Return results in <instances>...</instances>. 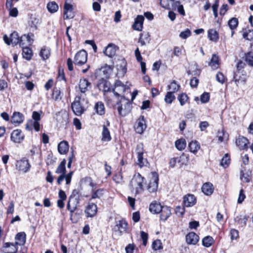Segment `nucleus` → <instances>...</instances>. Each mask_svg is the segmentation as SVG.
I'll use <instances>...</instances> for the list:
<instances>
[{
  "instance_id": "f257e3e1",
  "label": "nucleus",
  "mask_w": 253,
  "mask_h": 253,
  "mask_svg": "<svg viewBox=\"0 0 253 253\" xmlns=\"http://www.w3.org/2000/svg\"><path fill=\"white\" fill-rule=\"evenodd\" d=\"M117 100V102L114 103L111 99L107 98V103L110 106L117 109L120 116L125 117L130 113L131 110V104L129 100L124 96H121V98Z\"/></svg>"
},
{
  "instance_id": "f03ea898",
  "label": "nucleus",
  "mask_w": 253,
  "mask_h": 253,
  "mask_svg": "<svg viewBox=\"0 0 253 253\" xmlns=\"http://www.w3.org/2000/svg\"><path fill=\"white\" fill-rule=\"evenodd\" d=\"M80 201V198L78 192L75 190L74 191L69 198L67 209L70 212V219L74 223L78 221V218H75L77 213H74V211L77 209Z\"/></svg>"
},
{
  "instance_id": "7ed1b4c3",
  "label": "nucleus",
  "mask_w": 253,
  "mask_h": 253,
  "mask_svg": "<svg viewBox=\"0 0 253 253\" xmlns=\"http://www.w3.org/2000/svg\"><path fill=\"white\" fill-rule=\"evenodd\" d=\"M66 161L65 159H63L59 166L57 167L55 173L57 174H59L60 175L58 177L57 179V182L58 184L60 185L63 180L65 179L66 180V184L67 185L70 184L72 175L73 174V171H70L68 174H66Z\"/></svg>"
},
{
  "instance_id": "20e7f679",
  "label": "nucleus",
  "mask_w": 253,
  "mask_h": 253,
  "mask_svg": "<svg viewBox=\"0 0 253 253\" xmlns=\"http://www.w3.org/2000/svg\"><path fill=\"white\" fill-rule=\"evenodd\" d=\"M144 177L139 173L134 175L130 182V189L132 192L138 194L143 191Z\"/></svg>"
},
{
  "instance_id": "39448f33",
  "label": "nucleus",
  "mask_w": 253,
  "mask_h": 253,
  "mask_svg": "<svg viewBox=\"0 0 253 253\" xmlns=\"http://www.w3.org/2000/svg\"><path fill=\"white\" fill-rule=\"evenodd\" d=\"M87 100L81 96L76 97L74 101L72 103L71 107L74 114L77 116L81 115L85 111L84 103L86 104Z\"/></svg>"
},
{
  "instance_id": "423d86ee",
  "label": "nucleus",
  "mask_w": 253,
  "mask_h": 253,
  "mask_svg": "<svg viewBox=\"0 0 253 253\" xmlns=\"http://www.w3.org/2000/svg\"><path fill=\"white\" fill-rule=\"evenodd\" d=\"M127 227V223L125 220H120L116 221V225L113 228V234L118 236L126 232Z\"/></svg>"
},
{
  "instance_id": "0eeeda50",
  "label": "nucleus",
  "mask_w": 253,
  "mask_h": 253,
  "mask_svg": "<svg viewBox=\"0 0 253 253\" xmlns=\"http://www.w3.org/2000/svg\"><path fill=\"white\" fill-rule=\"evenodd\" d=\"M127 87L122 82L117 80L114 84V87L112 89V91L114 96L119 99L121 98V94H123L126 89Z\"/></svg>"
},
{
  "instance_id": "6e6552de",
  "label": "nucleus",
  "mask_w": 253,
  "mask_h": 253,
  "mask_svg": "<svg viewBox=\"0 0 253 253\" xmlns=\"http://www.w3.org/2000/svg\"><path fill=\"white\" fill-rule=\"evenodd\" d=\"M158 181L159 176L158 174L156 172H152L147 187V189L150 192H155L157 190Z\"/></svg>"
},
{
  "instance_id": "1a4fd4ad",
  "label": "nucleus",
  "mask_w": 253,
  "mask_h": 253,
  "mask_svg": "<svg viewBox=\"0 0 253 253\" xmlns=\"http://www.w3.org/2000/svg\"><path fill=\"white\" fill-rule=\"evenodd\" d=\"M87 53L84 50H81L77 53L74 57V64L82 65L87 61Z\"/></svg>"
},
{
  "instance_id": "9d476101",
  "label": "nucleus",
  "mask_w": 253,
  "mask_h": 253,
  "mask_svg": "<svg viewBox=\"0 0 253 253\" xmlns=\"http://www.w3.org/2000/svg\"><path fill=\"white\" fill-rule=\"evenodd\" d=\"M3 40L7 45H12L15 46L19 42V37L17 32H14L11 34L10 37H8L6 35L3 36Z\"/></svg>"
},
{
  "instance_id": "9b49d317",
  "label": "nucleus",
  "mask_w": 253,
  "mask_h": 253,
  "mask_svg": "<svg viewBox=\"0 0 253 253\" xmlns=\"http://www.w3.org/2000/svg\"><path fill=\"white\" fill-rule=\"evenodd\" d=\"M34 35L32 33L28 34V35H23L21 37L19 40V44L21 47H29L31 45L33 42Z\"/></svg>"
},
{
  "instance_id": "f8f14e48",
  "label": "nucleus",
  "mask_w": 253,
  "mask_h": 253,
  "mask_svg": "<svg viewBox=\"0 0 253 253\" xmlns=\"http://www.w3.org/2000/svg\"><path fill=\"white\" fill-rule=\"evenodd\" d=\"M79 87L81 92L80 96L82 95V97H84L85 92L91 88V83L85 79H81L79 82Z\"/></svg>"
},
{
  "instance_id": "ddd939ff",
  "label": "nucleus",
  "mask_w": 253,
  "mask_h": 253,
  "mask_svg": "<svg viewBox=\"0 0 253 253\" xmlns=\"http://www.w3.org/2000/svg\"><path fill=\"white\" fill-rule=\"evenodd\" d=\"M234 80L237 86L243 85L246 82L247 75L243 71H237L234 73Z\"/></svg>"
},
{
  "instance_id": "4468645a",
  "label": "nucleus",
  "mask_w": 253,
  "mask_h": 253,
  "mask_svg": "<svg viewBox=\"0 0 253 253\" xmlns=\"http://www.w3.org/2000/svg\"><path fill=\"white\" fill-rule=\"evenodd\" d=\"M10 138L13 142L19 143L23 140L24 135L20 129H15L12 132Z\"/></svg>"
},
{
  "instance_id": "2eb2a0df",
  "label": "nucleus",
  "mask_w": 253,
  "mask_h": 253,
  "mask_svg": "<svg viewBox=\"0 0 253 253\" xmlns=\"http://www.w3.org/2000/svg\"><path fill=\"white\" fill-rule=\"evenodd\" d=\"M17 246L15 243H5L2 247L4 253H17Z\"/></svg>"
},
{
  "instance_id": "dca6fc26",
  "label": "nucleus",
  "mask_w": 253,
  "mask_h": 253,
  "mask_svg": "<svg viewBox=\"0 0 253 253\" xmlns=\"http://www.w3.org/2000/svg\"><path fill=\"white\" fill-rule=\"evenodd\" d=\"M17 169L24 173L27 172L30 169V165L27 160H21L17 162Z\"/></svg>"
},
{
  "instance_id": "f3484780",
  "label": "nucleus",
  "mask_w": 253,
  "mask_h": 253,
  "mask_svg": "<svg viewBox=\"0 0 253 253\" xmlns=\"http://www.w3.org/2000/svg\"><path fill=\"white\" fill-rule=\"evenodd\" d=\"M146 128V125L143 116H141L137 121L135 129L137 133L141 134Z\"/></svg>"
},
{
  "instance_id": "a211bd4d",
  "label": "nucleus",
  "mask_w": 253,
  "mask_h": 253,
  "mask_svg": "<svg viewBox=\"0 0 253 253\" xmlns=\"http://www.w3.org/2000/svg\"><path fill=\"white\" fill-rule=\"evenodd\" d=\"M97 211V206L94 204L90 203L86 207L85 213L87 217H92L96 215Z\"/></svg>"
},
{
  "instance_id": "6ab92c4d",
  "label": "nucleus",
  "mask_w": 253,
  "mask_h": 253,
  "mask_svg": "<svg viewBox=\"0 0 253 253\" xmlns=\"http://www.w3.org/2000/svg\"><path fill=\"white\" fill-rule=\"evenodd\" d=\"M196 199L193 195L188 194L183 198V204L186 207H192L195 205Z\"/></svg>"
},
{
  "instance_id": "aec40b11",
  "label": "nucleus",
  "mask_w": 253,
  "mask_h": 253,
  "mask_svg": "<svg viewBox=\"0 0 253 253\" xmlns=\"http://www.w3.org/2000/svg\"><path fill=\"white\" fill-rule=\"evenodd\" d=\"M144 20V17L142 15H138L132 25L133 29L138 31H142Z\"/></svg>"
},
{
  "instance_id": "412c9836",
  "label": "nucleus",
  "mask_w": 253,
  "mask_h": 253,
  "mask_svg": "<svg viewBox=\"0 0 253 253\" xmlns=\"http://www.w3.org/2000/svg\"><path fill=\"white\" fill-rule=\"evenodd\" d=\"M199 236L194 232H190L186 236V241L188 244L195 245L199 241Z\"/></svg>"
},
{
  "instance_id": "4be33fe9",
  "label": "nucleus",
  "mask_w": 253,
  "mask_h": 253,
  "mask_svg": "<svg viewBox=\"0 0 253 253\" xmlns=\"http://www.w3.org/2000/svg\"><path fill=\"white\" fill-rule=\"evenodd\" d=\"M117 46L113 43H109L104 51V54L109 57H112L116 54Z\"/></svg>"
},
{
  "instance_id": "5701e85b",
  "label": "nucleus",
  "mask_w": 253,
  "mask_h": 253,
  "mask_svg": "<svg viewBox=\"0 0 253 253\" xmlns=\"http://www.w3.org/2000/svg\"><path fill=\"white\" fill-rule=\"evenodd\" d=\"M236 144L240 149L244 150L248 148L249 140L245 137L239 136L236 140Z\"/></svg>"
},
{
  "instance_id": "b1692460",
  "label": "nucleus",
  "mask_w": 253,
  "mask_h": 253,
  "mask_svg": "<svg viewBox=\"0 0 253 253\" xmlns=\"http://www.w3.org/2000/svg\"><path fill=\"white\" fill-rule=\"evenodd\" d=\"M26 235L24 232L17 233L15 237V244L17 246H23L25 244Z\"/></svg>"
},
{
  "instance_id": "393cba45",
  "label": "nucleus",
  "mask_w": 253,
  "mask_h": 253,
  "mask_svg": "<svg viewBox=\"0 0 253 253\" xmlns=\"http://www.w3.org/2000/svg\"><path fill=\"white\" fill-rule=\"evenodd\" d=\"M160 4L165 9H173L177 3H175L174 0H160Z\"/></svg>"
},
{
  "instance_id": "a878e982",
  "label": "nucleus",
  "mask_w": 253,
  "mask_h": 253,
  "mask_svg": "<svg viewBox=\"0 0 253 253\" xmlns=\"http://www.w3.org/2000/svg\"><path fill=\"white\" fill-rule=\"evenodd\" d=\"M214 188L210 182L204 183L202 187V192L206 195H211L213 192Z\"/></svg>"
},
{
  "instance_id": "bb28decb",
  "label": "nucleus",
  "mask_w": 253,
  "mask_h": 253,
  "mask_svg": "<svg viewBox=\"0 0 253 253\" xmlns=\"http://www.w3.org/2000/svg\"><path fill=\"white\" fill-rule=\"evenodd\" d=\"M163 207L156 201L153 202L149 206V211L154 214L159 213L162 210Z\"/></svg>"
},
{
  "instance_id": "cd10ccee",
  "label": "nucleus",
  "mask_w": 253,
  "mask_h": 253,
  "mask_svg": "<svg viewBox=\"0 0 253 253\" xmlns=\"http://www.w3.org/2000/svg\"><path fill=\"white\" fill-rule=\"evenodd\" d=\"M24 116L20 112H14L11 119V122L13 124H19L23 122Z\"/></svg>"
},
{
  "instance_id": "c85d7f7f",
  "label": "nucleus",
  "mask_w": 253,
  "mask_h": 253,
  "mask_svg": "<svg viewBox=\"0 0 253 253\" xmlns=\"http://www.w3.org/2000/svg\"><path fill=\"white\" fill-rule=\"evenodd\" d=\"M209 65L213 69H217L219 66V57L214 54L212 55L211 58L209 63Z\"/></svg>"
},
{
  "instance_id": "c756f323",
  "label": "nucleus",
  "mask_w": 253,
  "mask_h": 253,
  "mask_svg": "<svg viewBox=\"0 0 253 253\" xmlns=\"http://www.w3.org/2000/svg\"><path fill=\"white\" fill-rule=\"evenodd\" d=\"M241 173V179L243 182H249L250 181L252 171L250 169L242 170Z\"/></svg>"
},
{
  "instance_id": "7c9ffc66",
  "label": "nucleus",
  "mask_w": 253,
  "mask_h": 253,
  "mask_svg": "<svg viewBox=\"0 0 253 253\" xmlns=\"http://www.w3.org/2000/svg\"><path fill=\"white\" fill-rule=\"evenodd\" d=\"M161 219L164 221H166L171 214V210L169 207L164 206L162 210L161 211Z\"/></svg>"
},
{
  "instance_id": "2f4dec72",
  "label": "nucleus",
  "mask_w": 253,
  "mask_h": 253,
  "mask_svg": "<svg viewBox=\"0 0 253 253\" xmlns=\"http://www.w3.org/2000/svg\"><path fill=\"white\" fill-rule=\"evenodd\" d=\"M26 128L28 130H32L34 128L36 131H38L40 129V125L39 121L30 120L27 122Z\"/></svg>"
},
{
  "instance_id": "473e14b6",
  "label": "nucleus",
  "mask_w": 253,
  "mask_h": 253,
  "mask_svg": "<svg viewBox=\"0 0 253 253\" xmlns=\"http://www.w3.org/2000/svg\"><path fill=\"white\" fill-rule=\"evenodd\" d=\"M68 150L69 145L67 141H62L58 145V150L61 154H66Z\"/></svg>"
},
{
  "instance_id": "72a5a7b5",
  "label": "nucleus",
  "mask_w": 253,
  "mask_h": 253,
  "mask_svg": "<svg viewBox=\"0 0 253 253\" xmlns=\"http://www.w3.org/2000/svg\"><path fill=\"white\" fill-rule=\"evenodd\" d=\"M94 109L96 112L99 115H103L105 114V110L104 104L102 102H97L95 103Z\"/></svg>"
},
{
  "instance_id": "f704fd0d",
  "label": "nucleus",
  "mask_w": 253,
  "mask_h": 253,
  "mask_svg": "<svg viewBox=\"0 0 253 253\" xmlns=\"http://www.w3.org/2000/svg\"><path fill=\"white\" fill-rule=\"evenodd\" d=\"M150 40V36L148 33L141 34L138 42L140 43L141 45L143 46L149 43Z\"/></svg>"
},
{
  "instance_id": "c9c22d12",
  "label": "nucleus",
  "mask_w": 253,
  "mask_h": 253,
  "mask_svg": "<svg viewBox=\"0 0 253 253\" xmlns=\"http://www.w3.org/2000/svg\"><path fill=\"white\" fill-rule=\"evenodd\" d=\"M102 140L103 141H109L111 139L110 131L105 126H103L102 132Z\"/></svg>"
},
{
  "instance_id": "e433bc0d",
  "label": "nucleus",
  "mask_w": 253,
  "mask_h": 253,
  "mask_svg": "<svg viewBox=\"0 0 253 253\" xmlns=\"http://www.w3.org/2000/svg\"><path fill=\"white\" fill-rule=\"evenodd\" d=\"M189 148L190 151L196 153L200 148V145L197 141H192L189 144Z\"/></svg>"
},
{
  "instance_id": "4c0bfd02",
  "label": "nucleus",
  "mask_w": 253,
  "mask_h": 253,
  "mask_svg": "<svg viewBox=\"0 0 253 253\" xmlns=\"http://www.w3.org/2000/svg\"><path fill=\"white\" fill-rule=\"evenodd\" d=\"M208 35L211 41L216 42L218 39V33L213 29H210L208 32Z\"/></svg>"
},
{
  "instance_id": "58836bf2",
  "label": "nucleus",
  "mask_w": 253,
  "mask_h": 253,
  "mask_svg": "<svg viewBox=\"0 0 253 253\" xmlns=\"http://www.w3.org/2000/svg\"><path fill=\"white\" fill-rule=\"evenodd\" d=\"M40 54L43 60L48 59L50 55V51L49 48L46 47H42L41 50Z\"/></svg>"
},
{
  "instance_id": "ea45409f",
  "label": "nucleus",
  "mask_w": 253,
  "mask_h": 253,
  "mask_svg": "<svg viewBox=\"0 0 253 253\" xmlns=\"http://www.w3.org/2000/svg\"><path fill=\"white\" fill-rule=\"evenodd\" d=\"M175 145L178 150H184L186 145V141L184 139H179L175 141Z\"/></svg>"
},
{
  "instance_id": "a19ab883",
  "label": "nucleus",
  "mask_w": 253,
  "mask_h": 253,
  "mask_svg": "<svg viewBox=\"0 0 253 253\" xmlns=\"http://www.w3.org/2000/svg\"><path fill=\"white\" fill-rule=\"evenodd\" d=\"M39 23V19L34 17H31L30 20L29 22V24L32 31H34L37 29Z\"/></svg>"
},
{
  "instance_id": "79ce46f5",
  "label": "nucleus",
  "mask_w": 253,
  "mask_h": 253,
  "mask_svg": "<svg viewBox=\"0 0 253 253\" xmlns=\"http://www.w3.org/2000/svg\"><path fill=\"white\" fill-rule=\"evenodd\" d=\"M214 242V240L212 237L208 236L205 237L202 241L203 245L206 247H209L212 245Z\"/></svg>"
},
{
  "instance_id": "37998d69",
  "label": "nucleus",
  "mask_w": 253,
  "mask_h": 253,
  "mask_svg": "<svg viewBox=\"0 0 253 253\" xmlns=\"http://www.w3.org/2000/svg\"><path fill=\"white\" fill-rule=\"evenodd\" d=\"M47 8L51 13H54L58 9V5L54 1L48 2L47 4Z\"/></svg>"
},
{
  "instance_id": "c03bdc74",
  "label": "nucleus",
  "mask_w": 253,
  "mask_h": 253,
  "mask_svg": "<svg viewBox=\"0 0 253 253\" xmlns=\"http://www.w3.org/2000/svg\"><path fill=\"white\" fill-rule=\"evenodd\" d=\"M217 137L220 142H224L228 140V134L223 131H218Z\"/></svg>"
},
{
  "instance_id": "a18cd8bd",
  "label": "nucleus",
  "mask_w": 253,
  "mask_h": 253,
  "mask_svg": "<svg viewBox=\"0 0 253 253\" xmlns=\"http://www.w3.org/2000/svg\"><path fill=\"white\" fill-rule=\"evenodd\" d=\"M23 56L24 58L30 60L32 57V50L28 47H23Z\"/></svg>"
},
{
  "instance_id": "49530a36",
  "label": "nucleus",
  "mask_w": 253,
  "mask_h": 253,
  "mask_svg": "<svg viewBox=\"0 0 253 253\" xmlns=\"http://www.w3.org/2000/svg\"><path fill=\"white\" fill-rule=\"evenodd\" d=\"M168 89L170 90L169 92L174 93L178 90L180 85L176 84L175 81H173L168 85Z\"/></svg>"
},
{
  "instance_id": "de8ad7c7",
  "label": "nucleus",
  "mask_w": 253,
  "mask_h": 253,
  "mask_svg": "<svg viewBox=\"0 0 253 253\" xmlns=\"http://www.w3.org/2000/svg\"><path fill=\"white\" fill-rule=\"evenodd\" d=\"M52 98L55 101H59L61 99V91L60 88H55L52 93Z\"/></svg>"
},
{
  "instance_id": "09e8293b",
  "label": "nucleus",
  "mask_w": 253,
  "mask_h": 253,
  "mask_svg": "<svg viewBox=\"0 0 253 253\" xmlns=\"http://www.w3.org/2000/svg\"><path fill=\"white\" fill-rule=\"evenodd\" d=\"M230 163V159L228 154H225L221 160L220 165L223 167L227 168Z\"/></svg>"
},
{
  "instance_id": "8fccbe9b",
  "label": "nucleus",
  "mask_w": 253,
  "mask_h": 253,
  "mask_svg": "<svg viewBox=\"0 0 253 253\" xmlns=\"http://www.w3.org/2000/svg\"><path fill=\"white\" fill-rule=\"evenodd\" d=\"M103 190L98 189L97 190L93 191L92 190L91 194V199H95L97 198H100L103 196Z\"/></svg>"
},
{
  "instance_id": "3c124183",
  "label": "nucleus",
  "mask_w": 253,
  "mask_h": 253,
  "mask_svg": "<svg viewBox=\"0 0 253 253\" xmlns=\"http://www.w3.org/2000/svg\"><path fill=\"white\" fill-rule=\"evenodd\" d=\"M137 164L139 165L140 168L145 166L147 164V161L146 159L143 158V155H137Z\"/></svg>"
},
{
  "instance_id": "603ef678",
  "label": "nucleus",
  "mask_w": 253,
  "mask_h": 253,
  "mask_svg": "<svg viewBox=\"0 0 253 253\" xmlns=\"http://www.w3.org/2000/svg\"><path fill=\"white\" fill-rule=\"evenodd\" d=\"M152 249L154 251H158L163 248L162 244L160 240H155L152 245Z\"/></svg>"
},
{
  "instance_id": "864d4df0",
  "label": "nucleus",
  "mask_w": 253,
  "mask_h": 253,
  "mask_svg": "<svg viewBox=\"0 0 253 253\" xmlns=\"http://www.w3.org/2000/svg\"><path fill=\"white\" fill-rule=\"evenodd\" d=\"M175 99V96L172 92H168L165 98L166 103L171 104L173 100Z\"/></svg>"
},
{
  "instance_id": "5fc2aeb1",
  "label": "nucleus",
  "mask_w": 253,
  "mask_h": 253,
  "mask_svg": "<svg viewBox=\"0 0 253 253\" xmlns=\"http://www.w3.org/2000/svg\"><path fill=\"white\" fill-rule=\"evenodd\" d=\"M238 24V20L236 18H232L228 21V25L232 30L236 28Z\"/></svg>"
},
{
  "instance_id": "6e6d98bb",
  "label": "nucleus",
  "mask_w": 253,
  "mask_h": 253,
  "mask_svg": "<svg viewBox=\"0 0 253 253\" xmlns=\"http://www.w3.org/2000/svg\"><path fill=\"white\" fill-rule=\"evenodd\" d=\"M245 61L250 66H253V53L248 52L245 54Z\"/></svg>"
},
{
  "instance_id": "4d7b16f0",
  "label": "nucleus",
  "mask_w": 253,
  "mask_h": 253,
  "mask_svg": "<svg viewBox=\"0 0 253 253\" xmlns=\"http://www.w3.org/2000/svg\"><path fill=\"white\" fill-rule=\"evenodd\" d=\"M188 96L185 93H182L178 96V99L180 102L181 106L185 104L188 100Z\"/></svg>"
},
{
  "instance_id": "13d9d810",
  "label": "nucleus",
  "mask_w": 253,
  "mask_h": 253,
  "mask_svg": "<svg viewBox=\"0 0 253 253\" xmlns=\"http://www.w3.org/2000/svg\"><path fill=\"white\" fill-rule=\"evenodd\" d=\"M191 34V32L189 29H186L184 31L181 32L179 34V37L182 39H186Z\"/></svg>"
},
{
  "instance_id": "bf43d9fd",
  "label": "nucleus",
  "mask_w": 253,
  "mask_h": 253,
  "mask_svg": "<svg viewBox=\"0 0 253 253\" xmlns=\"http://www.w3.org/2000/svg\"><path fill=\"white\" fill-rule=\"evenodd\" d=\"M175 3H177V4H175L176 5L174 6V8L173 9H176V8H177V11L181 15H184L185 11L183 5H180L179 1H175Z\"/></svg>"
},
{
  "instance_id": "052dcab7",
  "label": "nucleus",
  "mask_w": 253,
  "mask_h": 253,
  "mask_svg": "<svg viewBox=\"0 0 253 253\" xmlns=\"http://www.w3.org/2000/svg\"><path fill=\"white\" fill-rule=\"evenodd\" d=\"M210 94L208 92H204L201 96V101L203 103H207L210 99Z\"/></svg>"
},
{
  "instance_id": "680f3d73",
  "label": "nucleus",
  "mask_w": 253,
  "mask_h": 253,
  "mask_svg": "<svg viewBox=\"0 0 253 253\" xmlns=\"http://www.w3.org/2000/svg\"><path fill=\"white\" fill-rule=\"evenodd\" d=\"M216 81L221 83V84H223L224 83V81H225V77H224V76L223 75V74L220 72H218L216 75Z\"/></svg>"
},
{
  "instance_id": "e2e57ef3",
  "label": "nucleus",
  "mask_w": 253,
  "mask_h": 253,
  "mask_svg": "<svg viewBox=\"0 0 253 253\" xmlns=\"http://www.w3.org/2000/svg\"><path fill=\"white\" fill-rule=\"evenodd\" d=\"M136 152L137 155H143L144 150L143 149V145L142 143L138 144L137 145L136 148Z\"/></svg>"
},
{
  "instance_id": "0e129e2a",
  "label": "nucleus",
  "mask_w": 253,
  "mask_h": 253,
  "mask_svg": "<svg viewBox=\"0 0 253 253\" xmlns=\"http://www.w3.org/2000/svg\"><path fill=\"white\" fill-rule=\"evenodd\" d=\"M185 212L184 208L178 206L175 208V212L179 216H182Z\"/></svg>"
},
{
  "instance_id": "69168bd1",
  "label": "nucleus",
  "mask_w": 253,
  "mask_h": 253,
  "mask_svg": "<svg viewBox=\"0 0 253 253\" xmlns=\"http://www.w3.org/2000/svg\"><path fill=\"white\" fill-rule=\"evenodd\" d=\"M182 47L175 46L173 49V54L175 56L179 57L182 53Z\"/></svg>"
},
{
  "instance_id": "338daca9",
  "label": "nucleus",
  "mask_w": 253,
  "mask_h": 253,
  "mask_svg": "<svg viewBox=\"0 0 253 253\" xmlns=\"http://www.w3.org/2000/svg\"><path fill=\"white\" fill-rule=\"evenodd\" d=\"M244 38L248 40L251 41L253 40V31L250 30L248 33H244L243 34Z\"/></svg>"
},
{
  "instance_id": "774afa93",
  "label": "nucleus",
  "mask_w": 253,
  "mask_h": 253,
  "mask_svg": "<svg viewBox=\"0 0 253 253\" xmlns=\"http://www.w3.org/2000/svg\"><path fill=\"white\" fill-rule=\"evenodd\" d=\"M134 247L135 246L133 244H128L125 248L126 253H133Z\"/></svg>"
}]
</instances>
